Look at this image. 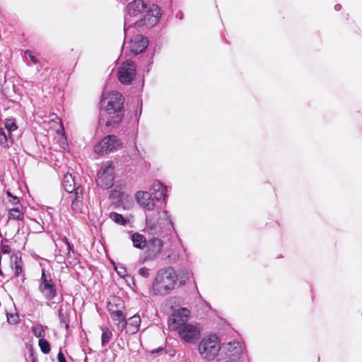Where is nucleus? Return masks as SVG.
Instances as JSON below:
<instances>
[{
  "label": "nucleus",
  "instance_id": "obj_2",
  "mask_svg": "<svg viewBox=\"0 0 362 362\" xmlns=\"http://www.w3.org/2000/svg\"><path fill=\"white\" fill-rule=\"evenodd\" d=\"M177 280V275L173 268L159 269L152 283V291L157 296H166L175 288Z\"/></svg>",
  "mask_w": 362,
  "mask_h": 362
},
{
  "label": "nucleus",
  "instance_id": "obj_13",
  "mask_svg": "<svg viewBox=\"0 0 362 362\" xmlns=\"http://www.w3.org/2000/svg\"><path fill=\"white\" fill-rule=\"evenodd\" d=\"M135 198L137 203L143 209L150 211L154 210V199L152 198L151 194L149 192L146 191H139L136 193Z\"/></svg>",
  "mask_w": 362,
  "mask_h": 362
},
{
  "label": "nucleus",
  "instance_id": "obj_16",
  "mask_svg": "<svg viewBox=\"0 0 362 362\" xmlns=\"http://www.w3.org/2000/svg\"><path fill=\"white\" fill-rule=\"evenodd\" d=\"M69 199L71 201V208L76 213L82 211L83 209V189L80 187H76V191L69 194Z\"/></svg>",
  "mask_w": 362,
  "mask_h": 362
},
{
  "label": "nucleus",
  "instance_id": "obj_42",
  "mask_svg": "<svg viewBox=\"0 0 362 362\" xmlns=\"http://www.w3.org/2000/svg\"><path fill=\"white\" fill-rule=\"evenodd\" d=\"M110 124H111V122H110V121H107V122H106V125H107V126H109V125H110Z\"/></svg>",
  "mask_w": 362,
  "mask_h": 362
},
{
  "label": "nucleus",
  "instance_id": "obj_5",
  "mask_svg": "<svg viewBox=\"0 0 362 362\" xmlns=\"http://www.w3.org/2000/svg\"><path fill=\"white\" fill-rule=\"evenodd\" d=\"M122 147V142L115 135H108L95 146L94 151L97 154L104 155L118 151Z\"/></svg>",
  "mask_w": 362,
  "mask_h": 362
},
{
  "label": "nucleus",
  "instance_id": "obj_14",
  "mask_svg": "<svg viewBox=\"0 0 362 362\" xmlns=\"http://www.w3.org/2000/svg\"><path fill=\"white\" fill-rule=\"evenodd\" d=\"M148 46V40L142 35H135L129 41V47L130 51L138 54L146 49Z\"/></svg>",
  "mask_w": 362,
  "mask_h": 362
},
{
  "label": "nucleus",
  "instance_id": "obj_4",
  "mask_svg": "<svg viewBox=\"0 0 362 362\" xmlns=\"http://www.w3.org/2000/svg\"><path fill=\"white\" fill-rule=\"evenodd\" d=\"M101 103L109 115L115 114L122 110L124 98L121 93L112 91L103 95Z\"/></svg>",
  "mask_w": 362,
  "mask_h": 362
},
{
  "label": "nucleus",
  "instance_id": "obj_29",
  "mask_svg": "<svg viewBox=\"0 0 362 362\" xmlns=\"http://www.w3.org/2000/svg\"><path fill=\"white\" fill-rule=\"evenodd\" d=\"M7 321L10 325H16L19 322V316L17 313L9 314L7 313Z\"/></svg>",
  "mask_w": 362,
  "mask_h": 362
},
{
  "label": "nucleus",
  "instance_id": "obj_24",
  "mask_svg": "<svg viewBox=\"0 0 362 362\" xmlns=\"http://www.w3.org/2000/svg\"><path fill=\"white\" fill-rule=\"evenodd\" d=\"M9 218L13 219L22 220L23 218V213L18 207H13L9 210Z\"/></svg>",
  "mask_w": 362,
  "mask_h": 362
},
{
  "label": "nucleus",
  "instance_id": "obj_39",
  "mask_svg": "<svg viewBox=\"0 0 362 362\" xmlns=\"http://www.w3.org/2000/svg\"><path fill=\"white\" fill-rule=\"evenodd\" d=\"M65 243H66V245L67 246V249L69 250V252H70V251H73V247L71 245V244L67 241V240H65Z\"/></svg>",
  "mask_w": 362,
  "mask_h": 362
},
{
  "label": "nucleus",
  "instance_id": "obj_11",
  "mask_svg": "<svg viewBox=\"0 0 362 362\" xmlns=\"http://www.w3.org/2000/svg\"><path fill=\"white\" fill-rule=\"evenodd\" d=\"M39 289L47 300H52L56 296L57 291L55 286L52 283L51 278L45 275L44 270L42 272Z\"/></svg>",
  "mask_w": 362,
  "mask_h": 362
},
{
  "label": "nucleus",
  "instance_id": "obj_23",
  "mask_svg": "<svg viewBox=\"0 0 362 362\" xmlns=\"http://www.w3.org/2000/svg\"><path fill=\"white\" fill-rule=\"evenodd\" d=\"M32 332L35 337L40 338V339H44V337L46 335V332L45 328L42 325H35L32 327Z\"/></svg>",
  "mask_w": 362,
  "mask_h": 362
},
{
  "label": "nucleus",
  "instance_id": "obj_30",
  "mask_svg": "<svg viewBox=\"0 0 362 362\" xmlns=\"http://www.w3.org/2000/svg\"><path fill=\"white\" fill-rule=\"evenodd\" d=\"M114 268L116 272L121 277H124L127 275V270L122 264H114Z\"/></svg>",
  "mask_w": 362,
  "mask_h": 362
},
{
  "label": "nucleus",
  "instance_id": "obj_26",
  "mask_svg": "<svg viewBox=\"0 0 362 362\" xmlns=\"http://www.w3.org/2000/svg\"><path fill=\"white\" fill-rule=\"evenodd\" d=\"M110 218L116 223L121 225H124L126 223V220L123 218V216L116 212H111L110 214Z\"/></svg>",
  "mask_w": 362,
  "mask_h": 362
},
{
  "label": "nucleus",
  "instance_id": "obj_31",
  "mask_svg": "<svg viewBox=\"0 0 362 362\" xmlns=\"http://www.w3.org/2000/svg\"><path fill=\"white\" fill-rule=\"evenodd\" d=\"M6 194L8 195V197H11V199L9 202L11 203L12 205H13V206L18 205L19 199L18 197L13 196L9 190H8L6 192Z\"/></svg>",
  "mask_w": 362,
  "mask_h": 362
},
{
  "label": "nucleus",
  "instance_id": "obj_41",
  "mask_svg": "<svg viewBox=\"0 0 362 362\" xmlns=\"http://www.w3.org/2000/svg\"><path fill=\"white\" fill-rule=\"evenodd\" d=\"M340 8H341V6H340V5H336V6H334L335 10H337V11L339 10V9H340Z\"/></svg>",
  "mask_w": 362,
  "mask_h": 362
},
{
  "label": "nucleus",
  "instance_id": "obj_18",
  "mask_svg": "<svg viewBox=\"0 0 362 362\" xmlns=\"http://www.w3.org/2000/svg\"><path fill=\"white\" fill-rule=\"evenodd\" d=\"M110 313L117 328L123 330L127 327V322L125 320V317L123 315L122 311L114 310L112 308L110 309Z\"/></svg>",
  "mask_w": 362,
  "mask_h": 362
},
{
  "label": "nucleus",
  "instance_id": "obj_19",
  "mask_svg": "<svg viewBox=\"0 0 362 362\" xmlns=\"http://www.w3.org/2000/svg\"><path fill=\"white\" fill-rule=\"evenodd\" d=\"M141 324V318L138 315H134V316L129 318L127 327V332L129 334H135L138 330L139 325Z\"/></svg>",
  "mask_w": 362,
  "mask_h": 362
},
{
  "label": "nucleus",
  "instance_id": "obj_27",
  "mask_svg": "<svg viewBox=\"0 0 362 362\" xmlns=\"http://www.w3.org/2000/svg\"><path fill=\"white\" fill-rule=\"evenodd\" d=\"M38 345L40 348V350L44 354H48L50 351V346L49 342L45 339H40Z\"/></svg>",
  "mask_w": 362,
  "mask_h": 362
},
{
  "label": "nucleus",
  "instance_id": "obj_21",
  "mask_svg": "<svg viewBox=\"0 0 362 362\" xmlns=\"http://www.w3.org/2000/svg\"><path fill=\"white\" fill-rule=\"evenodd\" d=\"M63 187L64 189L71 194L76 191V183L71 174L66 173L63 179Z\"/></svg>",
  "mask_w": 362,
  "mask_h": 362
},
{
  "label": "nucleus",
  "instance_id": "obj_12",
  "mask_svg": "<svg viewBox=\"0 0 362 362\" xmlns=\"http://www.w3.org/2000/svg\"><path fill=\"white\" fill-rule=\"evenodd\" d=\"M163 215L170 225L173 222L168 211L158 212L156 215H150L146 217V230L148 232L156 233L158 230V220Z\"/></svg>",
  "mask_w": 362,
  "mask_h": 362
},
{
  "label": "nucleus",
  "instance_id": "obj_17",
  "mask_svg": "<svg viewBox=\"0 0 362 362\" xmlns=\"http://www.w3.org/2000/svg\"><path fill=\"white\" fill-rule=\"evenodd\" d=\"M150 189L158 202L165 201L167 197V186L158 180L152 182Z\"/></svg>",
  "mask_w": 362,
  "mask_h": 362
},
{
  "label": "nucleus",
  "instance_id": "obj_3",
  "mask_svg": "<svg viewBox=\"0 0 362 362\" xmlns=\"http://www.w3.org/2000/svg\"><path fill=\"white\" fill-rule=\"evenodd\" d=\"M221 350L219 338L215 334L204 337L198 344L200 357L205 361H213Z\"/></svg>",
  "mask_w": 362,
  "mask_h": 362
},
{
  "label": "nucleus",
  "instance_id": "obj_36",
  "mask_svg": "<svg viewBox=\"0 0 362 362\" xmlns=\"http://www.w3.org/2000/svg\"><path fill=\"white\" fill-rule=\"evenodd\" d=\"M1 250H2L3 253L8 254L11 252V248L8 245H4L2 246Z\"/></svg>",
  "mask_w": 362,
  "mask_h": 362
},
{
  "label": "nucleus",
  "instance_id": "obj_9",
  "mask_svg": "<svg viewBox=\"0 0 362 362\" xmlns=\"http://www.w3.org/2000/svg\"><path fill=\"white\" fill-rule=\"evenodd\" d=\"M179 337L189 344L195 343L201 335V327L198 325L188 323L177 331Z\"/></svg>",
  "mask_w": 362,
  "mask_h": 362
},
{
  "label": "nucleus",
  "instance_id": "obj_22",
  "mask_svg": "<svg viewBox=\"0 0 362 362\" xmlns=\"http://www.w3.org/2000/svg\"><path fill=\"white\" fill-rule=\"evenodd\" d=\"M114 310L122 311L124 308V301L119 297H112L107 303V309L110 312V309Z\"/></svg>",
  "mask_w": 362,
  "mask_h": 362
},
{
  "label": "nucleus",
  "instance_id": "obj_38",
  "mask_svg": "<svg viewBox=\"0 0 362 362\" xmlns=\"http://www.w3.org/2000/svg\"><path fill=\"white\" fill-rule=\"evenodd\" d=\"M57 132L58 134H64V127H63V125H62V124L61 122L59 124V128L58 129H57Z\"/></svg>",
  "mask_w": 362,
  "mask_h": 362
},
{
  "label": "nucleus",
  "instance_id": "obj_25",
  "mask_svg": "<svg viewBox=\"0 0 362 362\" xmlns=\"http://www.w3.org/2000/svg\"><path fill=\"white\" fill-rule=\"evenodd\" d=\"M4 127L9 133L14 132L18 129V127L15 122V120L11 118L6 119L5 120Z\"/></svg>",
  "mask_w": 362,
  "mask_h": 362
},
{
  "label": "nucleus",
  "instance_id": "obj_37",
  "mask_svg": "<svg viewBox=\"0 0 362 362\" xmlns=\"http://www.w3.org/2000/svg\"><path fill=\"white\" fill-rule=\"evenodd\" d=\"M57 359L59 362H66L64 354L61 351L57 355Z\"/></svg>",
  "mask_w": 362,
  "mask_h": 362
},
{
  "label": "nucleus",
  "instance_id": "obj_10",
  "mask_svg": "<svg viewBox=\"0 0 362 362\" xmlns=\"http://www.w3.org/2000/svg\"><path fill=\"white\" fill-rule=\"evenodd\" d=\"M189 316V310L187 308H182L175 310L168 320L169 329L178 331L182 326L188 324Z\"/></svg>",
  "mask_w": 362,
  "mask_h": 362
},
{
  "label": "nucleus",
  "instance_id": "obj_6",
  "mask_svg": "<svg viewBox=\"0 0 362 362\" xmlns=\"http://www.w3.org/2000/svg\"><path fill=\"white\" fill-rule=\"evenodd\" d=\"M226 355L224 362H243L244 346L239 341H231L221 346Z\"/></svg>",
  "mask_w": 362,
  "mask_h": 362
},
{
  "label": "nucleus",
  "instance_id": "obj_1",
  "mask_svg": "<svg viewBox=\"0 0 362 362\" xmlns=\"http://www.w3.org/2000/svg\"><path fill=\"white\" fill-rule=\"evenodd\" d=\"M162 13L155 4H148L144 0H134L129 3L124 16V30L134 25L138 28H150L156 25Z\"/></svg>",
  "mask_w": 362,
  "mask_h": 362
},
{
  "label": "nucleus",
  "instance_id": "obj_7",
  "mask_svg": "<svg viewBox=\"0 0 362 362\" xmlns=\"http://www.w3.org/2000/svg\"><path fill=\"white\" fill-rule=\"evenodd\" d=\"M114 168L110 163L102 164L97 175V184L103 188H110L114 184Z\"/></svg>",
  "mask_w": 362,
  "mask_h": 362
},
{
  "label": "nucleus",
  "instance_id": "obj_15",
  "mask_svg": "<svg viewBox=\"0 0 362 362\" xmlns=\"http://www.w3.org/2000/svg\"><path fill=\"white\" fill-rule=\"evenodd\" d=\"M163 246L162 240L158 238H152L146 243L147 256L148 259L156 258L161 252Z\"/></svg>",
  "mask_w": 362,
  "mask_h": 362
},
{
  "label": "nucleus",
  "instance_id": "obj_33",
  "mask_svg": "<svg viewBox=\"0 0 362 362\" xmlns=\"http://www.w3.org/2000/svg\"><path fill=\"white\" fill-rule=\"evenodd\" d=\"M139 274L144 278H148L149 276V269L146 267H142L139 270Z\"/></svg>",
  "mask_w": 362,
  "mask_h": 362
},
{
  "label": "nucleus",
  "instance_id": "obj_35",
  "mask_svg": "<svg viewBox=\"0 0 362 362\" xmlns=\"http://www.w3.org/2000/svg\"><path fill=\"white\" fill-rule=\"evenodd\" d=\"M22 266L18 263V262L16 261V265H15V272L16 275H19L22 272Z\"/></svg>",
  "mask_w": 362,
  "mask_h": 362
},
{
  "label": "nucleus",
  "instance_id": "obj_40",
  "mask_svg": "<svg viewBox=\"0 0 362 362\" xmlns=\"http://www.w3.org/2000/svg\"><path fill=\"white\" fill-rule=\"evenodd\" d=\"M121 120V117L119 115H116V120L115 121V122H118Z\"/></svg>",
  "mask_w": 362,
  "mask_h": 362
},
{
  "label": "nucleus",
  "instance_id": "obj_28",
  "mask_svg": "<svg viewBox=\"0 0 362 362\" xmlns=\"http://www.w3.org/2000/svg\"><path fill=\"white\" fill-rule=\"evenodd\" d=\"M101 329H102V331H103V334H102V337H101V340H102V344H104L108 342L110 339L112 337V332L109 330L108 328H107V327H102Z\"/></svg>",
  "mask_w": 362,
  "mask_h": 362
},
{
  "label": "nucleus",
  "instance_id": "obj_8",
  "mask_svg": "<svg viewBox=\"0 0 362 362\" xmlns=\"http://www.w3.org/2000/svg\"><path fill=\"white\" fill-rule=\"evenodd\" d=\"M136 74L135 64L132 61H126L119 67L117 77L121 83L129 85L134 79Z\"/></svg>",
  "mask_w": 362,
  "mask_h": 362
},
{
  "label": "nucleus",
  "instance_id": "obj_32",
  "mask_svg": "<svg viewBox=\"0 0 362 362\" xmlns=\"http://www.w3.org/2000/svg\"><path fill=\"white\" fill-rule=\"evenodd\" d=\"M8 139L4 129L0 128V144L4 145L7 143Z\"/></svg>",
  "mask_w": 362,
  "mask_h": 362
},
{
  "label": "nucleus",
  "instance_id": "obj_20",
  "mask_svg": "<svg viewBox=\"0 0 362 362\" xmlns=\"http://www.w3.org/2000/svg\"><path fill=\"white\" fill-rule=\"evenodd\" d=\"M131 240L134 247L144 250L146 246V238L142 234L134 233L131 235Z\"/></svg>",
  "mask_w": 362,
  "mask_h": 362
},
{
  "label": "nucleus",
  "instance_id": "obj_34",
  "mask_svg": "<svg viewBox=\"0 0 362 362\" xmlns=\"http://www.w3.org/2000/svg\"><path fill=\"white\" fill-rule=\"evenodd\" d=\"M25 56H28L34 64L37 62V59L32 54L30 50H26L25 52Z\"/></svg>",
  "mask_w": 362,
  "mask_h": 362
}]
</instances>
